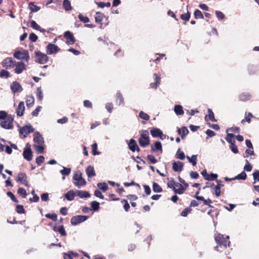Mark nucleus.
<instances>
[{"mask_svg":"<svg viewBox=\"0 0 259 259\" xmlns=\"http://www.w3.org/2000/svg\"><path fill=\"white\" fill-rule=\"evenodd\" d=\"M33 141L38 145H43L44 143V138L38 132H35L34 133Z\"/></svg>","mask_w":259,"mask_h":259,"instance_id":"nucleus-15","label":"nucleus"},{"mask_svg":"<svg viewBox=\"0 0 259 259\" xmlns=\"http://www.w3.org/2000/svg\"><path fill=\"white\" fill-rule=\"evenodd\" d=\"M152 189L153 191L155 193H160L162 191V188L156 182L153 183Z\"/></svg>","mask_w":259,"mask_h":259,"instance_id":"nucleus-36","label":"nucleus"},{"mask_svg":"<svg viewBox=\"0 0 259 259\" xmlns=\"http://www.w3.org/2000/svg\"><path fill=\"white\" fill-rule=\"evenodd\" d=\"M116 102H118L119 105L124 103L123 97L121 93L119 91L116 93Z\"/></svg>","mask_w":259,"mask_h":259,"instance_id":"nucleus-33","label":"nucleus"},{"mask_svg":"<svg viewBox=\"0 0 259 259\" xmlns=\"http://www.w3.org/2000/svg\"><path fill=\"white\" fill-rule=\"evenodd\" d=\"M25 110L24 103L21 101L19 103L18 107L16 109L17 115L19 116H21L23 115Z\"/></svg>","mask_w":259,"mask_h":259,"instance_id":"nucleus-19","label":"nucleus"},{"mask_svg":"<svg viewBox=\"0 0 259 259\" xmlns=\"http://www.w3.org/2000/svg\"><path fill=\"white\" fill-rule=\"evenodd\" d=\"M36 61L40 64L46 63L49 61V57L47 54H44L40 51L35 52Z\"/></svg>","mask_w":259,"mask_h":259,"instance_id":"nucleus-6","label":"nucleus"},{"mask_svg":"<svg viewBox=\"0 0 259 259\" xmlns=\"http://www.w3.org/2000/svg\"><path fill=\"white\" fill-rule=\"evenodd\" d=\"M91 205L92 208L91 210H93L94 211H97L100 208V203L99 202L96 201H93L91 203Z\"/></svg>","mask_w":259,"mask_h":259,"instance_id":"nucleus-37","label":"nucleus"},{"mask_svg":"<svg viewBox=\"0 0 259 259\" xmlns=\"http://www.w3.org/2000/svg\"><path fill=\"white\" fill-rule=\"evenodd\" d=\"M60 51V48L56 45L49 44L46 47V52L48 55L56 54Z\"/></svg>","mask_w":259,"mask_h":259,"instance_id":"nucleus-9","label":"nucleus"},{"mask_svg":"<svg viewBox=\"0 0 259 259\" xmlns=\"http://www.w3.org/2000/svg\"><path fill=\"white\" fill-rule=\"evenodd\" d=\"M176 156L178 159H180L181 160H184L185 158L184 153L183 151H181L180 149L178 150Z\"/></svg>","mask_w":259,"mask_h":259,"instance_id":"nucleus-44","label":"nucleus"},{"mask_svg":"<svg viewBox=\"0 0 259 259\" xmlns=\"http://www.w3.org/2000/svg\"><path fill=\"white\" fill-rule=\"evenodd\" d=\"M247 177L246 174L245 172L244 171H242L240 174L238 175L237 176H235L234 178H232V179L233 180H246Z\"/></svg>","mask_w":259,"mask_h":259,"instance_id":"nucleus-32","label":"nucleus"},{"mask_svg":"<svg viewBox=\"0 0 259 259\" xmlns=\"http://www.w3.org/2000/svg\"><path fill=\"white\" fill-rule=\"evenodd\" d=\"M251 95L248 93H242L239 96L240 100L242 101H246L250 99Z\"/></svg>","mask_w":259,"mask_h":259,"instance_id":"nucleus-26","label":"nucleus"},{"mask_svg":"<svg viewBox=\"0 0 259 259\" xmlns=\"http://www.w3.org/2000/svg\"><path fill=\"white\" fill-rule=\"evenodd\" d=\"M34 130L35 129L33 126L30 123H28L25 126L19 128V132L20 136L22 138H25L28 134L33 133Z\"/></svg>","mask_w":259,"mask_h":259,"instance_id":"nucleus-4","label":"nucleus"},{"mask_svg":"<svg viewBox=\"0 0 259 259\" xmlns=\"http://www.w3.org/2000/svg\"><path fill=\"white\" fill-rule=\"evenodd\" d=\"M29 7L31 13L36 12L40 10V7L35 5L32 2L29 4Z\"/></svg>","mask_w":259,"mask_h":259,"instance_id":"nucleus-38","label":"nucleus"},{"mask_svg":"<svg viewBox=\"0 0 259 259\" xmlns=\"http://www.w3.org/2000/svg\"><path fill=\"white\" fill-rule=\"evenodd\" d=\"M151 150L153 152H156L157 151H162V144L160 142L156 141L155 142L154 145H151Z\"/></svg>","mask_w":259,"mask_h":259,"instance_id":"nucleus-22","label":"nucleus"},{"mask_svg":"<svg viewBox=\"0 0 259 259\" xmlns=\"http://www.w3.org/2000/svg\"><path fill=\"white\" fill-rule=\"evenodd\" d=\"M10 76V73L6 70L3 69L0 72V77H5L6 78Z\"/></svg>","mask_w":259,"mask_h":259,"instance_id":"nucleus-51","label":"nucleus"},{"mask_svg":"<svg viewBox=\"0 0 259 259\" xmlns=\"http://www.w3.org/2000/svg\"><path fill=\"white\" fill-rule=\"evenodd\" d=\"M63 6L66 11L72 10L71 3L69 0H64L63 2Z\"/></svg>","mask_w":259,"mask_h":259,"instance_id":"nucleus-34","label":"nucleus"},{"mask_svg":"<svg viewBox=\"0 0 259 259\" xmlns=\"http://www.w3.org/2000/svg\"><path fill=\"white\" fill-rule=\"evenodd\" d=\"M33 147L36 151V152L38 154H42L44 152V146L42 145H36L34 144L33 145Z\"/></svg>","mask_w":259,"mask_h":259,"instance_id":"nucleus-30","label":"nucleus"},{"mask_svg":"<svg viewBox=\"0 0 259 259\" xmlns=\"http://www.w3.org/2000/svg\"><path fill=\"white\" fill-rule=\"evenodd\" d=\"M16 211L18 213L22 214L25 213V209L22 205H17L16 206Z\"/></svg>","mask_w":259,"mask_h":259,"instance_id":"nucleus-52","label":"nucleus"},{"mask_svg":"<svg viewBox=\"0 0 259 259\" xmlns=\"http://www.w3.org/2000/svg\"><path fill=\"white\" fill-rule=\"evenodd\" d=\"M45 161V157L44 156L40 155L36 158V163L38 165H40Z\"/></svg>","mask_w":259,"mask_h":259,"instance_id":"nucleus-57","label":"nucleus"},{"mask_svg":"<svg viewBox=\"0 0 259 259\" xmlns=\"http://www.w3.org/2000/svg\"><path fill=\"white\" fill-rule=\"evenodd\" d=\"M187 158L189 160V162L191 163L193 166H195L197 163V155H193L191 157L187 156Z\"/></svg>","mask_w":259,"mask_h":259,"instance_id":"nucleus-40","label":"nucleus"},{"mask_svg":"<svg viewBox=\"0 0 259 259\" xmlns=\"http://www.w3.org/2000/svg\"><path fill=\"white\" fill-rule=\"evenodd\" d=\"M105 17V16L103 14L99 12H96V16H95V21L97 22V23H100L102 22V21L103 20V18Z\"/></svg>","mask_w":259,"mask_h":259,"instance_id":"nucleus-35","label":"nucleus"},{"mask_svg":"<svg viewBox=\"0 0 259 259\" xmlns=\"http://www.w3.org/2000/svg\"><path fill=\"white\" fill-rule=\"evenodd\" d=\"M230 149L231 151L235 154H237L238 153V149L237 146L234 143H231L230 144Z\"/></svg>","mask_w":259,"mask_h":259,"instance_id":"nucleus-60","label":"nucleus"},{"mask_svg":"<svg viewBox=\"0 0 259 259\" xmlns=\"http://www.w3.org/2000/svg\"><path fill=\"white\" fill-rule=\"evenodd\" d=\"M73 179L76 181L74 182V185L78 188L86 185L87 182L85 180L82 178V173L79 170L75 171L73 176Z\"/></svg>","mask_w":259,"mask_h":259,"instance_id":"nucleus-2","label":"nucleus"},{"mask_svg":"<svg viewBox=\"0 0 259 259\" xmlns=\"http://www.w3.org/2000/svg\"><path fill=\"white\" fill-rule=\"evenodd\" d=\"M76 195L80 198H86L90 196V194L88 192L81 190H76Z\"/></svg>","mask_w":259,"mask_h":259,"instance_id":"nucleus-23","label":"nucleus"},{"mask_svg":"<svg viewBox=\"0 0 259 259\" xmlns=\"http://www.w3.org/2000/svg\"><path fill=\"white\" fill-rule=\"evenodd\" d=\"M97 186L99 188H100L103 192H105L108 189V185L105 182L99 183L97 184Z\"/></svg>","mask_w":259,"mask_h":259,"instance_id":"nucleus-45","label":"nucleus"},{"mask_svg":"<svg viewBox=\"0 0 259 259\" xmlns=\"http://www.w3.org/2000/svg\"><path fill=\"white\" fill-rule=\"evenodd\" d=\"M190 13L189 12H187V13L181 14V19L187 21L190 19Z\"/></svg>","mask_w":259,"mask_h":259,"instance_id":"nucleus-56","label":"nucleus"},{"mask_svg":"<svg viewBox=\"0 0 259 259\" xmlns=\"http://www.w3.org/2000/svg\"><path fill=\"white\" fill-rule=\"evenodd\" d=\"M76 195V191L70 190L65 194V197L68 201H72L74 199Z\"/></svg>","mask_w":259,"mask_h":259,"instance_id":"nucleus-25","label":"nucleus"},{"mask_svg":"<svg viewBox=\"0 0 259 259\" xmlns=\"http://www.w3.org/2000/svg\"><path fill=\"white\" fill-rule=\"evenodd\" d=\"M78 17L79 19L83 23H87L90 21V19L88 17L84 16L82 14L80 13L79 14V15H78Z\"/></svg>","mask_w":259,"mask_h":259,"instance_id":"nucleus-47","label":"nucleus"},{"mask_svg":"<svg viewBox=\"0 0 259 259\" xmlns=\"http://www.w3.org/2000/svg\"><path fill=\"white\" fill-rule=\"evenodd\" d=\"M153 75L155 76V82H151L150 84V87L153 89H156L157 87L160 84L161 78L159 76L157 75V74L154 73Z\"/></svg>","mask_w":259,"mask_h":259,"instance_id":"nucleus-21","label":"nucleus"},{"mask_svg":"<svg viewBox=\"0 0 259 259\" xmlns=\"http://www.w3.org/2000/svg\"><path fill=\"white\" fill-rule=\"evenodd\" d=\"M88 218V216L77 215L73 217L70 220L71 224L73 226H76L77 225L82 223L86 221Z\"/></svg>","mask_w":259,"mask_h":259,"instance_id":"nucleus-8","label":"nucleus"},{"mask_svg":"<svg viewBox=\"0 0 259 259\" xmlns=\"http://www.w3.org/2000/svg\"><path fill=\"white\" fill-rule=\"evenodd\" d=\"M253 182V184H255L256 182H259V170L255 169L252 174Z\"/></svg>","mask_w":259,"mask_h":259,"instance_id":"nucleus-39","label":"nucleus"},{"mask_svg":"<svg viewBox=\"0 0 259 259\" xmlns=\"http://www.w3.org/2000/svg\"><path fill=\"white\" fill-rule=\"evenodd\" d=\"M16 61L12 58H7L2 62V65L7 69H11L15 66Z\"/></svg>","mask_w":259,"mask_h":259,"instance_id":"nucleus-10","label":"nucleus"},{"mask_svg":"<svg viewBox=\"0 0 259 259\" xmlns=\"http://www.w3.org/2000/svg\"><path fill=\"white\" fill-rule=\"evenodd\" d=\"M177 132L182 139H184L189 133V131L186 126H183L181 128L178 127Z\"/></svg>","mask_w":259,"mask_h":259,"instance_id":"nucleus-20","label":"nucleus"},{"mask_svg":"<svg viewBox=\"0 0 259 259\" xmlns=\"http://www.w3.org/2000/svg\"><path fill=\"white\" fill-rule=\"evenodd\" d=\"M184 164L180 161L174 162L172 163V169L176 172H181L183 170Z\"/></svg>","mask_w":259,"mask_h":259,"instance_id":"nucleus-17","label":"nucleus"},{"mask_svg":"<svg viewBox=\"0 0 259 259\" xmlns=\"http://www.w3.org/2000/svg\"><path fill=\"white\" fill-rule=\"evenodd\" d=\"M139 116L143 120H145L146 121H147L149 119V116L146 113L144 112L143 111H141L139 113Z\"/></svg>","mask_w":259,"mask_h":259,"instance_id":"nucleus-50","label":"nucleus"},{"mask_svg":"<svg viewBox=\"0 0 259 259\" xmlns=\"http://www.w3.org/2000/svg\"><path fill=\"white\" fill-rule=\"evenodd\" d=\"M31 27L34 29L37 30L40 29V26L34 20L31 21Z\"/></svg>","mask_w":259,"mask_h":259,"instance_id":"nucleus-63","label":"nucleus"},{"mask_svg":"<svg viewBox=\"0 0 259 259\" xmlns=\"http://www.w3.org/2000/svg\"><path fill=\"white\" fill-rule=\"evenodd\" d=\"M37 97L40 101L43 99V93L41 87H38L37 89Z\"/></svg>","mask_w":259,"mask_h":259,"instance_id":"nucleus-53","label":"nucleus"},{"mask_svg":"<svg viewBox=\"0 0 259 259\" xmlns=\"http://www.w3.org/2000/svg\"><path fill=\"white\" fill-rule=\"evenodd\" d=\"M194 15L195 19H203V15L199 10H196L194 11Z\"/></svg>","mask_w":259,"mask_h":259,"instance_id":"nucleus-46","label":"nucleus"},{"mask_svg":"<svg viewBox=\"0 0 259 259\" xmlns=\"http://www.w3.org/2000/svg\"><path fill=\"white\" fill-rule=\"evenodd\" d=\"M174 111L177 115H181L184 113L183 107L180 105H176L175 106Z\"/></svg>","mask_w":259,"mask_h":259,"instance_id":"nucleus-28","label":"nucleus"},{"mask_svg":"<svg viewBox=\"0 0 259 259\" xmlns=\"http://www.w3.org/2000/svg\"><path fill=\"white\" fill-rule=\"evenodd\" d=\"M18 194L22 198H25L27 196V192L23 188H19L17 190Z\"/></svg>","mask_w":259,"mask_h":259,"instance_id":"nucleus-41","label":"nucleus"},{"mask_svg":"<svg viewBox=\"0 0 259 259\" xmlns=\"http://www.w3.org/2000/svg\"><path fill=\"white\" fill-rule=\"evenodd\" d=\"M45 217L52 220L53 221H56L57 220V214L56 213H47Z\"/></svg>","mask_w":259,"mask_h":259,"instance_id":"nucleus-48","label":"nucleus"},{"mask_svg":"<svg viewBox=\"0 0 259 259\" xmlns=\"http://www.w3.org/2000/svg\"><path fill=\"white\" fill-rule=\"evenodd\" d=\"M207 111H208V114L207 115L205 116V119L206 120V118L208 117L210 121H211L212 122H216L217 120L214 118V114H213L212 110L208 108L207 109Z\"/></svg>","mask_w":259,"mask_h":259,"instance_id":"nucleus-31","label":"nucleus"},{"mask_svg":"<svg viewBox=\"0 0 259 259\" xmlns=\"http://www.w3.org/2000/svg\"><path fill=\"white\" fill-rule=\"evenodd\" d=\"M15 66V72L17 74H20L26 69L25 65L22 62H16Z\"/></svg>","mask_w":259,"mask_h":259,"instance_id":"nucleus-14","label":"nucleus"},{"mask_svg":"<svg viewBox=\"0 0 259 259\" xmlns=\"http://www.w3.org/2000/svg\"><path fill=\"white\" fill-rule=\"evenodd\" d=\"M126 143L128 144L129 149L132 152H135V151L139 152L140 151V149L138 147L136 141L134 139H131L129 141L127 140Z\"/></svg>","mask_w":259,"mask_h":259,"instance_id":"nucleus-11","label":"nucleus"},{"mask_svg":"<svg viewBox=\"0 0 259 259\" xmlns=\"http://www.w3.org/2000/svg\"><path fill=\"white\" fill-rule=\"evenodd\" d=\"M29 39L32 42H35L38 39L37 36L34 33H31L29 36Z\"/></svg>","mask_w":259,"mask_h":259,"instance_id":"nucleus-62","label":"nucleus"},{"mask_svg":"<svg viewBox=\"0 0 259 259\" xmlns=\"http://www.w3.org/2000/svg\"><path fill=\"white\" fill-rule=\"evenodd\" d=\"M14 118L11 115H9L7 118L2 120L0 122V125L2 127L7 130L12 129L13 127V122Z\"/></svg>","mask_w":259,"mask_h":259,"instance_id":"nucleus-5","label":"nucleus"},{"mask_svg":"<svg viewBox=\"0 0 259 259\" xmlns=\"http://www.w3.org/2000/svg\"><path fill=\"white\" fill-rule=\"evenodd\" d=\"M207 137L206 139L208 140L209 138L213 137L215 135V133L212 130L208 129L205 132Z\"/></svg>","mask_w":259,"mask_h":259,"instance_id":"nucleus-54","label":"nucleus"},{"mask_svg":"<svg viewBox=\"0 0 259 259\" xmlns=\"http://www.w3.org/2000/svg\"><path fill=\"white\" fill-rule=\"evenodd\" d=\"M147 158L148 160L152 164H155L157 162V159L154 157V156L153 155H148Z\"/></svg>","mask_w":259,"mask_h":259,"instance_id":"nucleus-55","label":"nucleus"},{"mask_svg":"<svg viewBox=\"0 0 259 259\" xmlns=\"http://www.w3.org/2000/svg\"><path fill=\"white\" fill-rule=\"evenodd\" d=\"M17 181L20 182L25 186H28L27 177L25 173L20 172L17 176Z\"/></svg>","mask_w":259,"mask_h":259,"instance_id":"nucleus-18","label":"nucleus"},{"mask_svg":"<svg viewBox=\"0 0 259 259\" xmlns=\"http://www.w3.org/2000/svg\"><path fill=\"white\" fill-rule=\"evenodd\" d=\"M14 57L17 59L25 61L26 62L29 61L30 59L28 51L26 50L21 51H16L14 53Z\"/></svg>","mask_w":259,"mask_h":259,"instance_id":"nucleus-3","label":"nucleus"},{"mask_svg":"<svg viewBox=\"0 0 259 259\" xmlns=\"http://www.w3.org/2000/svg\"><path fill=\"white\" fill-rule=\"evenodd\" d=\"M150 134L151 136L154 138H160L161 139L163 140L164 138H162V136H164L162 131L159 128L154 127L150 131Z\"/></svg>","mask_w":259,"mask_h":259,"instance_id":"nucleus-13","label":"nucleus"},{"mask_svg":"<svg viewBox=\"0 0 259 259\" xmlns=\"http://www.w3.org/2000/svg\"><path fill=\"white\" fill-rule=\"evenodd\" d=\"M85 171L88 178H91L96 175V172L93 166L91 165L88 166Z\"/></svg>","mask_w":259,"mask_h":259,"instance_id":"nucleus-24","label":"nucleus"},{"mask_svg":"<svg viewBox=\"0 0 259 259\" xmlns=\"http://www.w3.org/2000/svg\"><path fill=\"white\" fill-rule=\"evenodd\" d=\"M64 36L67 40L66 42L67 44L69 45H72L75 42V38L72 33L69 31H66L64 33Z\"/></svg>","mask_w":259,"mask_h":259,"instance_id":"nucleus-16","label":"nucleus"},{"mask_svg":"<svg viewBox=\"0 0 259 259\" xmlns=\"http://www.w3.org/2000/svg\"><path fill=\"white\" fill-rule=\"evenodd\" d=\"M214 239L218 244V245L214 247L215 250L219 251V247L226 248L227 246H230V241L228 240L229 239V236H226L225 238L223 235L219 234L215 236Z\"/></svg>","mask_w":259,"mask_h":259,"instance_id":"nucleus-1","label":"nucleus"},{"mask_svg":"<svg viewBox=\"0 0 259 259\" xmlns=\"http://www.w3.org/2000/svg\"><path fill=\"white\" fill-rule=\"evenodd\" d=\"M234 135L233 134H228L226 140V141L231 144V143H234L235 140H234Z\"/></svg>","mask_w":259,"mask_h":259,"instance_id":"nucleus-43","label":"nucleus"},{"mask_svg":"<svg viewBox=\"0 0 259 259\" xmlns=\"http://www.w3.org/2000/svg\"><path fill=\"white\" fill-rule=\"evenodd\" d=\"M61 166L63 168L62 169L60 170V173L62 176H68L70 174L71 169L69 167H66L64 166L61 165Z\"/></svg>","mask_w":259,"mask_h":259,"instance_id":"nucleus-29","label":"nucleus"},{"mask_svg":"<svg viewBox=\"0 0 259 259\" xmlns=\"http://www.w3.org/2000/svg\"><path fill=\"white\" fill-rule=\"evenodd\" d=\"M22 155L24 158L28 161L32 160L33 158L32 151L31 149V146L29 143L26 144V147L24 149Z\"/></svg>","mask_w":259,"mask_h":259,"instance_id":"nucleus-7","label":"nucleus"},{"mask_svg":"<svg viewBox=\"0 0 259 259\" xmlns=\"http://www.w3.org/2000/svg\"><path fill=\"white\" fill-rule=\"evenodd\" d=\"M218 177V175L217 174L211 173L208 175L207 178H205V180L207 181H213L217 180Z\"/></svg>","mask_w":259,"mask_h":259,"instance_id":"nucleus-49","label":"nucleus"},{"mask_svg":"<svg viewBox=\"0 0 259 259\" xmlns=\"http://www.w3.org/2000/svg\"><path fill=\"white\" fill-rule=\"evenodd\" d=\"M41 109V107L38 106L36 108L31 112V115L33 116H37Z\"/></svg>","mask_w":259,"mask_h":259,"instance_id":"nucleus-64","label":"nucleus"},{"mask_svg":"<svg viewBox=\"0 0 259 259\" xmlns=\"http://www.w3.org/2000/svg\"><path fill=\"white\" fill-rule=\"evenodd\" d=\"M214 194L217 196L219 197L221 195V188L219 187V186H214L213 188Z\"/></svg>","mask_w":259,"mask_h":259,"instance_id":"nucleus-58","label":"nucleus"},{"mask_svg":"<svg viewBox=\"0 0 259 259\" xmlns=\"http://www.w3.org/2000/svg\"><path fill=\"white\" fill-rule=\"evenodd\" d=\"M246 164L245 165L244 167V171H250L252 170V167L249 163V162L247 160H246Z\"/></svg>","mask_w":259,"mask_h":259,"instance_id":"nucleus-61","label":"nucleus"},{"mask_svg":"<svg viewBox=\"0 0 259 259\" xmlns=\"http://www.w3.org/2000/svg\"><path fill=\"white\" fill-rule=\"evenodd\" d=\"M7 195L11 198V200L16 202V203H18V200L16 198L15 195H14V194L11 192V191H9L7 193Z\"/></svg>","mask_w":259,"mask_h":259,"instance_id":"nucleus-59","label":"nucleus"},{"mask_svg":"<svg viewBox=\"0 0 259 259\" xmlns=\"http://www.w3.org/2000/svg\"><path fill=\"white\" fill-rule=\"evenodd\" d=\"M138 141L140 145L142 147H145L150 144L149 138H139Z\"/></svg>","mask_w":259,"mask_h":259,"instance_id":"nucleus-27","label":"nucleus"},{"mask_svg":"<svg viewBox=\"0 0 259 259\" xmlns=\"http://www.w3.org/2000/svg\"><path fill=\"white\" fill-rule=\"evenodd\" d=\"M10 88L14 93H20L23 91L22 86L17 81H15L12 82L11 84Z\"/></svg>","mask_w":259,"mask_h":259,"instance_id":"nucleus-12","label":"nucleus"},{"mask_svg":"<svg viewBox=\"0 0 259 259\" xmlns=\"http://www.w3.org/2000/svg\"><path fill=\"white\" fill-rule=\"evenodd\" d=\"M178 188V189H177L175 187H173V191L175 193L179 194H182L184 192L185 189H186L184 187H183L182 185V187H179Z\"/></svg>","mask_w":259,"mask_h":259,"instance_id":"nucleus-42","label":"nucleus"}]
</instances>
